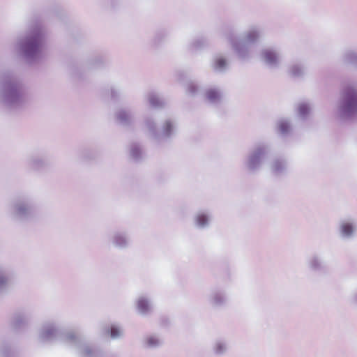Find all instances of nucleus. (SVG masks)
<instances>
[{
    "label": "nucleus",
    "mask_w": 357,
    "mask_h": 357,
    "mask_svg": "<svg viewBox=\"0 0 357 357\" xmlns=\"http://www.w3.org/2000/svg\"><path fill=\"white\" fill-rule=\"evenodd\" d=\"M357 109V92L352 90L349 92L345 98L344 110L346 112H354Z\"/></svg>",
    "instance_id": "1"
},
{
    "label": "nucleus",
    "mask_w": 357,
    "mask_h": 357,
    "mask_svg": "<svg viewBox=\"0 0 357 357\" xmlns=\"http://www.w3.org/2000/svg\"><path fill=\"white\" fill-rule=\"evenodd\" d=\"M137 308L142 312L145 313L149 310V302L145 298H140L137 301Z\"/></svg>",
    "instance_id": "2"
},
{
    "label": "nucleus",
    "mask_w": 357,
    "mask_h": 357,
    "mask_svg": "<svg viewBox=\"0 0 357 357\" xmlns=\"http://www.w3.org/2000/svg\"><path fill=\"white\" fill-rule=\"evenodd\" d=\"M264 56L265 60L268 63H274L277 59L276 54L271 50L265 51L264 52Z\"/></svg>",
    "instance_id": "3"
},
{
    "label": "nucleus",
    "mask_w": 357,
    "mask_h": 357,
    "mask_svg": "<svg viewBox=\"0 0 357 357\" xmlns=\"http://www.w3.org/2000/svg\"><path fill=\"white\" fill-rule=\"evenodd\" d=\"M353 231L352 226L349 224H344L342 226V232L346 235L349 236L350 235Z\"/></svg>",
    "instance_id": "4"
},
{
    "label": "nucleus",
    "mask_w": 357,
    "mask_h": 357,
    "mask_svg": "<svg viewBox=\"0 0 357 357\" xmlns=\"http://www.w3.org/2000/svg\"><path fill=\"white\" fill-rule=\"evenodd\" d=\"M208 221L207 217L205 215H199L197 218V224L200 226H204Z\"/></svg>",
    "instance_id": "5"
},
{
    "label": "nucleus",
    "mask_w": 357,
    "mask_h": 357,
    "mask_svg": "<svg viewBox=\"0 0 357 357\" xmlns=\"http://www.w3.org/2000/svg\"><path fill=\"white\" fill-rule=\"evenodd\" d=\"M206 96L207 98L211 100L216 99L218 96V93L213 90L208 91L206 93Z\"/></svg>",
    "instance_id": "6"
},
{
    "label": "nucleus",
    "mask_w": 357,
    "mask_h": 357,
    "mask_svg": "<svg viewBox=\"0 0 357 357\" xmlns=\"http://www.w3.org/2000/svg\"><path fill=\"white\" fill-rule=\"evenodd\" d=\"M226 65V61L224 59L220 58L216 60L215 66L217 68H222Z\"/></svg>",
    "instance_id": "7"
},
{
    "label": "nucleus",
    "mask_w": 357,
    "mask_h": 357,
    "mask_svg": "<svg viewBox=\"0 0 357 357\" xmlns=\"http://www.w3.org/2000/svg\"><path fill=\"white\" fill-rule=\"evenodd\" d=\"M120 335V331L116 327H112L111 328V336L112 337H116Z\"/></svg>",
    "instance_id": "8"
},
{
    "label": "nucleus",
    "mask_w": 357,
    "mask_h": 357,
    "mask_svg": "<svg viewBox=\"0 0 357 357\" xmlns=\"http://www.w3.org/2000/svg\"><path fill=\"white\" fill-rule=\"evenodd\" d=\"M279 128L282 132H285L289 130V126L287 123H281Z\"/></svg>",
    "instance_id": "9"
},
{
    "label": "nucleus",
    "mask_w": 357,
    "mask_h": 357,
    "mask_svg": "<svg viewBox=\"0 0 357 357\" xmlns=\"http://www.w3.org/2000/svg\"><path fill=\"white\" fill-rule=\"evenodd\" d=\"M308 108L306 105H302L299 107V112L301 114H305L307 112Z\"/></svg>",
    "instance_id": "10"
},
{
    "label": "nucleus",
    "mask_w": 357,
    "mask_h": 357,
    "mask_svg": "<svg viewBox=\"0 0 357 357\" xmlns=\"http://www.w3.org/2000/svg\"><path fill=\"white\" fill-rule=\"evenodd\" d=\"M148 343L150 344V345H154V344H156L157 342H158V340H155L153 337H150L148 339Z\"/></svg>",
    "instance_id": "11"
},
{
    "label": "nucleus",
    "mask_w": 357,
    "mask_h": 357,
    "mask_svg": "<svg viewBox=\"0 0 357 357\" xmlns=\"http://www.w3.org/2000/svg\"><path fill=\"white\" fill-rule=\"evenodd\" d=\"M257 34L255 33H250L248 35V38L250 40H254L255 38H257Z\"/></svg>",
    "instance_id": "12"
}]
</instances>
